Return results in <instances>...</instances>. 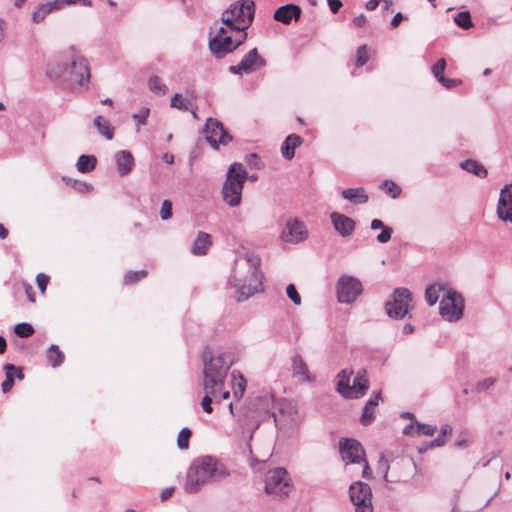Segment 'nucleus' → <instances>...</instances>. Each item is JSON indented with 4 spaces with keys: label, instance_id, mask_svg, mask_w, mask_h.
Wrapping results in <instances>:
<instances>
[{
    "label": "nucleus",
    "instance_id": "nucleus-50",
    "mask_svg": "<svg viewBox=\"0 0 512 512\" xmlns=\"http://www.w3.org/2000/svg\"><path fill=\"white\" fill-rule=\"evenodd\" d=\"M6 378L1 384V389L3 393H8L12 390L14 386V374L11 371H5Z\"/></svg>",
    "mask_w": 512,
    "mask_h": 512
},
{
    "label": "nucleus",
    "instance_id": "nucleus-25",
    "mask_svg": "<svg viewBox=\"0 0 512 512\" xmlns=\"http://www.w3.org/2000/svg\"><path fill=\"white\" fill-rule=\"evenodd\" d=\"M351 388H353V393H355V396H353V399H358L362 397L366 391L369 388V381L366 377V370L360 369L356 376L354 377L353 384L351 385Z\"/></svg>",
    "mask_w": 512,
    "mask_h": 512
},
{
    "label": "nucleus",
    "instance_id": "nucleus-4",
    "mask_svg": "<svg viewBox=\"0 0 512 512\" xmlns=\"http://www.w3.org/2000/svg\"><path fill=\"white\" fill-rule=\"evenodd\" d=\"M245 264L248 266V274L243 277L239 270V264L233 270V274L229 278V283L236 288L237 301H244L262 291V283L264 275L260 270L261 259L253 252H247L244 257Z\"/></svg>",
    "mask_w": 512,
    "mask_h": 512
},
{
    "label": "nucleus",
    "instance_id": "nucleus-53",
    "mask_svg": "<svg viewBox=\"0 0 512 512\" xmlns=\"http://www.w3.org/2000/svg\"><path fill=\"white\" fill-rule=\"evenodd\" d=\"M58 8L61 9L65 5H74V4H80L83 6H91L92 2L91 0H56Z\"/></svg>",
    "mask_w": 512,
    "mask_h": 512
},
{
    "label": "nucleus",
    "instance_id": "nucleus-31",
    "mask_svg": "<svg viewBox=\"0 0 512 512\" xmlns=\"http://www.w3.org/2000/svg\"><path fill=\"white\" fill-rule=\"evenodd\" d=\"M446 289V285L442 283H433L425 290V300L428 305L433 306L439 299L440 292Z\"/></svg>",
    "mask_w": 512,
    "mask_h": 512
},
{
    "label": "nucleus",
    "instance_id": "nucleus-18",
    "mask_svg": "<svg viewBox=\"0 0 512 512\" xmlns=\"http://www.w3.org/2000/svg\"><path fill=\"white\" fill-rule=\"evenodd\" d=\"M210 52L216 58H223L225 55L232 53L236 50V46L233 40L232 35H227L218 39L217 37H212L208 43Z\"/></svg>",
    "mask_w": 512,
    "mask_h": 512
},
{
    "label": "nucleus",
    "instance_id": "nucleus-19",
    "mask_svg": "<svg viewBox=\"0 0 512 512\" xmlns=\"http://www.w3.org/2000/svg\"><path fill=\"white\" fill-rule=\"evenodd\" d=\"M331 223L334 229L344 238L352 235L355 229V221L344 214L339 212H332L330 214Z\"/></svg>",
    "mask_w": 512,
    "mask_h": 512
},
{
    "label": "nucleus",
    "instance_id": "nucleus-36",
    "mask_svg": "<svg viewBox=\"0 0 512 512\" xmlns=\"http://www.w3.org/2000/svg\"><path fill=\"white\" fill-rule=\"evenodd\" d=\"M170 106L182 111L192 110V102L179 93L174 94L171 98Z\"/></svg>",
    "mask_w": 512,
    "mask_h": 512
},
{
    "label": "nucleus",
    "instance_id": "nucleus-37",
    "mask_svg": "<svg viewBox=\"0 0 512 512\" xmlns=\"http://www.w3.org/2000/svg\"><path fill=\"white\" fill-rule=\"evenodd\" d=\"M454 22L463 29H469L474 25L469 11H461L457 13L454 17Z\"/></svg>",
    "mask_w": 512,
    "mask_h": 512
},
{
    "label": "nucleus",
    "instance_id": "nucleus-32",
    "mask_svg": "<svg viewBox=\"0 0 512 512\" xmlns=\"http://www.w3.org/2000/svg\"><path fill=\"white\" fill-rule=\"evenodd\" d=\"M46 357L49 364L56 368L59 367L64 362V353L59 349L58 345L51 344L47 351Z\"/></svg>",
    "mask_w": 512,
    "mask_h": 512
},
{
    "label": "nucleus",
    "instance_id": "nucleus-7",
    "mask_svg": "<svg viewBox=\"0 0 512 512\" xmlns=\"http://www.w3.org/2000/svg\"><path fill=\"white\" fill-rule=\"evenodd\" d=\"M464 311V298L452 289H448L440 302V315L449 322H456L462 318Z\"/></svg>",
    "mask_w": 512,
    "mask_h": 512
},
{
    "label": "nucleus",
    "instance_id": "nucleus-26",
    "mask_svg": "<svg viewBox=\"0 0 512 512\" xmlns=\"http://www.w3.org/2000/svg\"><path fill=\"white\" fill-rule=\"evenodd\" d=\"M211 244L210 235L206 232L200 231L192 245L191 252L194 255H205Z\"/></svg>",
    "mask_w": 512,
    "mask_h": 512
},
{
    "label": "nucleus",
    "instance_id": "nucleus-35",
    "mask_svg": "<svg viewBox=\"0 0 512 512\" xmlns=\"http://www.w3.org/2000/svg\"><path fill=\"white\" fill-rule=\"evenodd\" d=\"M147 84L149 90L156 95H165L168 92L167 85L156 75L149 77Z\"/></svg>",
    "mask_w": 512,
    "mask_h": 512
},
{
    "label": "nucleus",
    "instance_id": "nucleus-56",
    "mask_svg": "<svg viewBox=\"0 0 512 512\" xmlns=\"http://www.w3.org/2000/svg\"><path fill=\"white\" fill-rule=\"evenodd\" d=\"M36 282H37V286H38L39 290L42 293H44L46 291L47 284L49 282V277L44 273H39L36 276Z\"/></svg>",
    "mask_w": 512,
    "mask_h": 512
},
{
    "label": "nucleus",
    "instance_id": "nucleus-9",
    "mask_svg": "<svg viewBox=\"0 0 512 512\" xmlns=\"http://www.w3.org/2000/svg\"><path fill=\"white\" fill-rule=\"evenodd\" d=\"M349 498L355 507V512H374L372 504V489L369 484L355 481L349 486Z\"/></svg>",
    "mask_w": 512,
    "mask_h": 512
},
{
    "label": "nucleus",
    "instance_id": "nucleus-5",
    "mask_svg": "<svg viewBox=\"0 0 512 512\" xmlns=\"http://www.w3.org/2000/svg\"><path fill=\"white\" fill-rule=\"evenodd\" d=\"M271 416L276 421L274 412L270 410L269 398L257 397L250 400L236 414V421L241 435L250 441L262 421Z\"/></svg>",
    "mask_w": 512,
    "mask_h": 512
},
{
    "label": "nucleus",
    "instance_id": "nucleus-29",
    "mask_svg": "<svg viewBox=\"0 0 512 512\" xmlns=\"http://www.w3.org/2000/svg\"><path fill=\"white\" fill-rule=\"evenodd\" d=\"M93 124L96 127L99 134L105 137L107 140H112L114 137V127L111 125L110 121L98 115L94 118Z\"/></svg>",
    "mask_w": 512,
    "mask_h": 512
},
{
    "label": "nucleus",
    "instance_id": "nucleus-40",
    "mask_svg": "<svg viewBox=\"0 0 512 512\" xmlns=\"http://www.w3.org/2000/svg\"><path fill=\"white\" fill-rule=\"evenodd\" d=\"M381 188L385 190V192L390 195L392 198H398L401 194V188L392 180H385L381 184Z\"/></svg>",
    "mask_w": 512,
    "mask_h": 512
},
{
    "label": "nucleus",
    "instance_id": "nucleus-23",
    "mask_svg": "<svg viewBox=\"0 0 512 512\" xmlns=\"http://www.w3.org/2000/svg\"><path fill=\"white\" fill-rule=\"evenodd\" d=\"M302 144V138L297 134H290L286 137L281 145V154L287 159L291 160L295 156V149Z\"/></svg>",
    "mask_w": 512,
    "mask_h": 512
},
{
    "label": "nucleus",
    "instance_id": "nucleus-47",
    "mask_svg": "<svg viewBox=\"0 0 512 512\" xmlns=\"http://www.w3.org/2000/svg\"><path fill=\"white\" fill-rule=\"evenodd\" d=\"M416 423V434L417 435H427L432 436L436 432V427L430 424L420 423L415 421Z\"/></svg>",
    "mask_w": 512,
    "mask_h": 512
},
{
    "label": "nucleus",
    "instance_id": "nucleus-30",
    "mask_svg": "<svg viewBox=\"0 0 512 512\" xmlns=\"http://www.w3.org/2000/svg\"><path fill=\"white\" fill-rule=\"evenodd\" d=\"M460 167L463 170L472 173L479 178H486L488 174V171L484 167V165H482L480 162L474 159H466L462 161L460 163Z\"/></svg>",
    "mask_w": 512,
    "mask_h": 512
},
{
    "label": "nucleus",
    "instance_id": "nucleus-13",
    "mask_svg": "<svg viewBox=\"0 0 512 512\" xmlns=\"http://www.w3.org/2000/svg\"><path fill=\"white\" fill-rule=\"evenodd\" d=\"M226 10H232V16L240 24L237 31H246L252 24L255 14V4L253 0H239L231 4Z\"/></svg>",
    "mask_w": 512,
    "mask_h": 512
},
{
    "label": "nucleus",
    "instance_id": "nucleus-33",
    "mask_svg": "<svg viewBox=\"0 0 512 512\" xmlns=\"http://www.w3.org/2000/svg\"><path fill=\"white\" fill-rule=\"evenodd\" d=\"M97 159L94 155H81L76 162V168L80 173H89L96 167Z\"/></svg>",
    "mask_w": 512,
    "mask_h": 512
},
{
    "label": "nucleus",
    "instance_id": "nucleus-57",
    "mask_svg": "<svg viewBox=\"0 0 512 512\" xmlns=\"http://www.w3.org/2000/svg\"><path fill=\"white\" fill-rule=\"evenodd\" d=\"M438 82L448 89L454 88L461 83V81L458 79H451V78H447L445 76H441V78H439Z\"/></svg>",
    "mask_w": 512,
    "mask_h": 512
},
{
    "label": "nucleus",
    "instance_id": "nucleus-64",
    "mask_svg": "<svg viewBox=\"0 0 512 512\" xmlns=\"http://www.w3.org/2000/svg\"><path fill=\"white\" fill-rule=\"evenodd\" d=\"M403 19H404V16L401 12L396 13L391 20V26L393 28H396Z\"/></svg>",
    "mask_w": 512,
    "mask_h": 512
},
{
    "label": "nucleus",
    "instance_id": "nucleus-28",
    "mask_svg": "<svg viewBox=\"0 0 512 512\" xmlns=\"http://www.w3.org/2000/svg\"><path fill=\"white\" fill-rule=\"evenodd\" d=\"M341 195L354 204H364L369 199L363 187L345 189L341 192Z\"/></svg>",
    "mask_w": 512,
    "mask_h": 512
},
{
    "label": "nucleus",
    "instance_id": "nucleus-62",
    "mask_svg": "<svg viewBox=\"0 0 512 512\" xmlns=\"http://www.w3.org/2000/svg\"><path fill=\"white\" fill-rule=\"evenodd\" d=\"M327 2L331 12L334 14L342 7V2L340 0H327Z\"/></svg>",
    "mask_w": 512,
    "mask_h": 512
},
{
    "label": "nucleus",
    "instance_id": "nucleus-51",
    "mask_svg": "<svg viewBox=\"0 0 512 512\" xmlns=\"http://www.w3.org/2000/svg\"><path fill=\"white\" fill-rule=\"evenodd\" d=\"M286 294L288 298L295 304L300 305L301 304V297L299 293L297 292L296 287L293 284H289L286 287Z\"/></svg>",
    "mask_w": 512,
    "mask_h": 512
},
{
    "label": "nucleus",
    "instance_id": "nucleus-14",
    "mask_svg": "<svg viewBox=\"0 0 512 512\" xmlns=\"http://www.w3.org/2000/svg\"><path fill=\"white\" fill-rule=\"evenodd\" d=\"M267 65V61L259 55L258 49L253 48L249 50L241 59L238 65L229 66L230 73L242 76L243 74H250Z\"/></svg>",
    "mask_w": 512,
    "mask_h": 512
},
{
    "label": "nucleus",
    "instance_id": "nucleus-61",
    "mask_svg": "<svg viewBox=\"0 0 512 512\" xmlns=\"http://www.w3.org/2000/svg\"><path fill=\"white\" fill-rule=\"evenodd\" d=\"M416 420H413L411 421L409 424H407L404 428H403V434L404 435H414L416 434V423H415Z\"/></svg>",
    "mask_w": 512,
    "mask_h": 512
},
{
    "label": "nucleus",
    "instance_id": "nucleus-58",
    "mask_svg": "<svg viewBox=\"0 0 512 512\" xmlns=\"http://www.w3.org/2000/svg\"><path fill=\"white\" fill-rule=\"evenodd\" d=\"M378 468L383 471V478L385 481H388V470H389V464L388 461L384 458L382 455L378 462Z\"/></svg>",
    "mask_w": 512,
    "mask_h": 512
},
{
    "label": "nucleus",
    "instance_id": "nucleus-41",
    "mask_svg": "<svg viewBox=\"0 0 512 512\" xmlns=\"http://www.w3.org/2000/svg\"><path fill=\"white\" fill-rule=\"evenodd\" d=\"M62 179L66 182V184L71 185L76 191L81 193L89 192L93 189L91 184L84 181L72 180L67 177H62Z\"/></svg>",
    "mask_w": 512,
    "mask_h": 512
},
{
    "label": "nucleus",
    "instance_id": "nucleus-60",
    "mask_svg": "<svg viewBox=\"0 0 512 512\" xmlns=\"http://www.w3.org/2000/svg\"><path fill=\"white\" fill-rule=\"evenodd\" d=\"M240 34L237 37H233L236 49L245 43L247 40V33L245 31H238Z\"/></svg>",
    "mask_w": 512,
    "mask_h": 512
},
{
    "label": "nucleus",
    "instance_id": "nucleus-16",
    "mask_svg": "<svg viewBox=\"0 0 512 512\" xmlns=\"http://www.w3.org/2000/svg\"><path fill=\"white\" fill-rule=\"evenodd\" d=\"M339 449L342 460L346 464L360 463L365 459V451L360 442L355 439L342 438L339 441Z\"/></svg>",
    "mask_w": 512,
    "mask_h": 512
},
{
    "label": "nucleus",
    "instance_id": "nucleus-6",
    "mask_svg": "<svg viewBox=\"0 0 512 512\" xmlns=\"http://www.w3.org/2000/svg\"><path fill=\"white\" fill-rule=\"evenodd\" d=\"M248 179V172L242 163H232L226 173V179L222 186L223 201L230 207H238L241 204L244 184Z\"/></svg>",
    "mask_w": 512,
    "mask_h": 512
},
{
    "label": "nucleus",
    "instance_id": "nucleus-43",
    "mask_svg": "<svg viewBox=\"0 0 512 512\" xmlns=\"http://www.w3.org/2000/svg\"><path fill=\"white\" fill-rule=\"evenodd\" d=\"M14 332L19 337L27 338L34 333V328L31 324L23 322L15 325Z\"/></svg>",
    "mask_w": 512,
    "mask_h": 512
},
{
    "label": "nucleus",
    "instance_id": "nucleus-42",
    "mask_svg": "<svg viewBox=\"0 0 512 512\" xmlns=\"http://www.w3.org/2000/svg\"><path fill=\"white\" fill-rule=\"evenodd\" d=\"M191 434V430L187 427H184L180 430L177 438V445L181 450L188 449Z\"/></svg>",
    "mask_w": 512,
    "mask_h": 512
},
{
    "label": "nucleus",
    "instance_id": "nucleus-21",
    "mask_svg": "<svg viewBox=\"0 0 512 512\" xmlns=\"http://www.w3.org/2000/svg\"><path fill=\"white\" fill-rule=\"evenodd\" d=\"M119 175L125 176L131 172L134 166V157L130 151L121 150L114 156Z\"/></svg>",
    "mask_w": 512,
    "mask_h": 512
},
{
    "label": "nucleus",
    "instance_id": "nucleus-46",
    "mask_svg": "<svg viewBox=\"0 0 512 512\" xmlns=\"http://www.w3.org/2000/svg\"><path fill=\"white\" fill-rule=\"evenodd\" d=\"M369 61V54L366 45H362L357 49L356 66L362 67Z\"/></svg>",
    "mask_w": 512,
    "mask_h": 512
},
{
    "label": "nucleus",
    "instance_id": "nucleus-59",
    "mask_svg": "<svg viewBox=\"0 0 512 512\" xmlns=\"http://www.w3.org/2000/svg\"><path fill=\"white\" fill-rule=\"evenodd\" d=\"M246 162L250 166H253V167L257 168V169L259 168L260 159H259V156L257 154H255V153L249 154L246 157Z\"/></svg>",
    "mask_w": 512,
    "mask_h": 512
},
{
    "label": "nucleus",
    "instance_id": "nucleus-22",
    "mask_svg": "<svg viewBox=\"0 0 512 512\" xmlns=\"http://www.w3.org/2000/svg\"><path fill=\"white\" fill-rule=\"evenodd\" d=\"M352 372H348L346 369L341 370L337 374L336 391L344 398L353 399L355 393L350 385V376Z\"/></svg>",
    "mask_w": 512,
    "mask_h": 512
},
{
    "label": "nucleus",
    "instance_id": "nucleus-17",
    "mask_svg": "<svg viewBox=\"0 0 512 512\" xmlns=\"http://www.w3.org/2000/svg\"><path fill=\"white\" fill-rule=\"evenodd\" d=\"M496 214L501 221L512 224V184H506L500 190Z\"/></svg>",
    "mask_w": 512,
    "mask_h": 512
},
{
    "label": "nucleus",
    "instance_id": "nucleus-24",
    "mask_svg": "<svg viewBox=\"0 0 512 512\" xmlns=\"http://www.w3.org/2000/svg\"><path fill=\"white\" fill-rule=\"evenodd\" d=\"M381 399V392L377 391L373 393V396L366 402L363 412L360 417V422L363 425H369L374 420V414L372 409L376 407Z\"/></svg>",
    "mask_w": 512,
    "mask_h": 512
},
{
    "label": "nucleus",
    "instance_id": "nucleus-49",
    "mask_svg": "<svg viewBox=\"0 0 512 512\" xmlns=\"http://www.w3.org/2000/svg\"><path fill=\"white\" fill-rule=\"evenodd\" d=\"M160 217L162 220H168L172 217V202L168 199H165L162 202L160 209Z\"/></svg>",
    "mask_w": 512,
    "mask_h": 512
},
{
    "label": "nucleus",
    "instance_id": "nucleus-11",
    "mask_svg": "<svg viewBox=\"0 0 512 512\" xmlns=\"http://www.w3.org/2000/svg\"><path fill=\"white\" fill-rule=\"evenodd\" d=\"M203 133L205 134L206 141L215 150L219 149V145H228L233 139L223 124L212 117L206 120Z\"/></svg>",
    "mask_w": 512,
    "mask_h": 512
},
{
    "label": "nucleus",
    "instance_id": "nucleus-20",
    "mask_svg": "<svg viewBox=\"0 0 512 512\" xmlns=\"http://www.w3.org/2000/svg\"><path fill=\"white\" fill-rule=\"evenodd\" d=\"M301 13L302 10L298 5L286 4L275 10L273 18L278 22L288 25L293 19L298 21L301 17Z\"/></svg>",
    "mask_w": 512,
    "mask_h": 512
},
{
    "label": "nucleus",
    "instance_id": "nucleus-55",
    "mask_svg": "<svg viewBox=\"0 0 512 512\" xmlns=\"http://www.w3.org/2000/svg\"><path fill=\"white\" fill-rule=\"evenodd\" d=\"M495 382H496L495 378L489 377V378L483 379L482 381L477 383L476 390L478 392L485 391V390L489 389L491 386H493L495 384Z\"/></svg>",
    "mask_w": 512,
    "mask_h": 512
},
{
    "label": "nucleus",
    "instance_id": "nucleus-45",
    "mask_svg": "<svg viewBox=\"0 0 512 512\" xmlns=\"http://www.w3.org/2000/svg\"><path fill=\"white\" fill-rule=\"evenodd\" d=\"M149 113H150V109L147 108V107H142L139 112L137 113H134L132 115L133 119H135L137 121V131H139V127L140 125H145L146 124V121H147V118L149 116Z\"/></svg>",
    "mask_w": 512,
    "mask_h": 512
},
{
    "label": "nucleus",
    "instance_id": "nucleus-39",
    "mask_svg": "<svg viewBox=\"0 0 512 512\" xmlns=\"http://www.w3.org/2000/svg\"><path fill=\"white\" fill-rule=\"evenodd\" d=\"M232 376L234 378V391H233V394H234V397L237 398V399H240L242 398L245 390H246V386H247V381L246 379L242 376V375H239L238 379H236V376H235V371L232 373Z\"/></svg>",
    "mask_w": 512,
    "mask_h": 512
},
{
    "label": "nucleus",
    "instance_id": "nucleus-10",
    "mask_svg": "<svg viewBox=\"0 0 512 512\" xmlns=\"http://www.w3.org/2000/svg\"><path fill=\"white\" fill-rule=\"evenodd\" d=\"M412 301V294L407 288H396L392 299L385 304V310L390 318L402 319L406 316Z\"/></svg>",
    "mask_w": 512,
    "mask_h": 512
},
{
    "label": "nucleus",
    "instance_id": "nucleus-15",
    "mask_svg": "<svg viewBox=\"0 0 512 512\" xmlns=\"http://www.w3.org/2000/svg\"><path fill=\"white\" fill-rule=\"evenodd\" d=\"M308 237V231L302 221L297 218L287 220L280 238L282 241L291 244L303 242Z\"/></svg>",
    "mask_w": 512,
    "mask_h": 512
},
{
    "label": "nucleus",
    "instance_id": "nucleus-48",
    "mask_svg": "<svg viewBox=\"0 0 512 512\" xmlns=\"http://www.w3.org/2000/svg\"><path fill=\"white\" fill-rule=\"evenodd\" d=\"M446 68V60L444 58L439 59L433 66H432V74L434 77L439 81V78L441 76H444L443 73Z\"/></svg>",
    "mask_w": 512,
    "mask_h": 512
},
{
    "label": "nucleus",
    "instance_id": "nucleus-27",
    "mask_svg": "<svg viewBox=\"0 0 512 512\" xmlns=\"http://www.w3.org/2000/svg\"><path fill=\"white\" fill-rule=\"evenodd\" d=\"M54 10H59L56 0L39 4L32 13V21L40 23Z\"/></svg>",
    "mask_w": 512,
    "mask_h": 512
},
{
    "label": "nucleus",
    "instance_id": "nucleus-1",
    "mask_svg": "<svg viewBox=\"0 0 512 512\" xmlns=\"http://www.w3.org/2000/svg\"><path fill=\"white\" fill-rule=\"evenodd\" d=\"M46 73L54 82L69 88L87 87L91 77L88 60L74 46L59 53Z\"/></svg>",
    "mask_w": 512,
    "mask_h": 512
},
{
    "label": "nucleus",
    "instance_id": "nucleus-3",
    "mask_svg": "<svg viewBox=\"0 0 512 512\" xmlns=\"http://www.w3.org/2000/svg\"><path fill=\"white\" fill-rule=\"evenodd\" d=\"M230 475L225 465L216 457L204 455L195 458L190 464L184 483V491L198 493L204 486L216 484Z\"/></svg>",
    "mask_w": 512,
    "mask_h": 512
},
{
    "label": "nucleus",
    "instance_id": "nucleus-34",
    "mask_svg": "<svg viewBox=\"0 0 512 512\" xmlns=\"http://www.w3.org/2000/svg\"><path fill=\"white\" fill-rule=\"evenodd\" d=\"M292 368L295 376H302L305 381H310L307 364L299 354L292 357Z\"/></svg>",
    "mask_w": 512,
    "mask_h": 512
},
{
    "label": "nucleus",
    "instance_id": "nucleus-38",
    "mask_svg": "<svg viewBox=\"0 0 512 512\" xmlns=\"http://www.w3.org/2000/svg\"><path fill=\"white\" fill-rule=\"evenodd\" d=\"M231 13H233L232 10L225 9L221 15V21L230 32H237L236 27L240 26V24L236 21V19L234 18V16H232Z\"/></svg>",
    "mask_w": 512,
    "mask_h": 512
},
{
    "label": "nucleus",
    "instance_id": "nucleus-44",
    "mask_svg": "<svg viewBox=\"0 0 512 512\" xmlns=\"http://www.w3.org/2000/svg\"><path fill=\"white\" fill-rule=\"evenodd\" d=\"M147 276L146 270L128 271L124 276L125 284H133Z\"/></svg>",
    "mask_w": 512,
    "mask_h": 512
},
{
    "label": "nucleus",
    "instance_id": "nucleus-2",
    "mask_svg": "<svg viewBox=\"0 0 512 512\" xmlns=\"http://www.w3.org/2000/svg\"><path fill=\"white\" fill-rule=\"evenodd\" d=\"M203 361V389L206 395L202 398L201 406L206 413H212V399L222 391L227 373L233 365V357L229 352L213 355L209 349L202 353Z\"/></svg>",
    "mask_w": 512,
    "mask_h": 512
},
{
    "label": "nucleus",
    "instance_id": "nucleus-8",
    "mask_svg": "<svg viewBox=\"0 0 512 512\" xmlns=\"http://www.w3.org/2000/svg\"><path fill=\"white\" fill-rule=\"evenodd\" d=\"M291 478L283 467H277L267 472L265 479V492L279 497H286L289 494Z\"/></svg>",
    "mask_w": 512,
    "mask_h": 512
},
{
    "label": "nucleus",
    "instance_id": "nucleus-52",
    "mask_svg": "<svg viewBox=\"0 0 512 512\" xmlns=\"http://www.w3.org/2000/svg\"><path fill=\"white\" fill-rule=\"evenodd\" d=\"M393 230L391 227H383L381 232L377 235L376 239L379 243H387L391 240Z\"/></svg>",
    "mask_w": 512,
    "mask_h": 512
},
{
    "label": "nucleus",
    "instance_id": "nucleus-12",
    "mask_svg": "<svg viewBox=\"0 0 512 512\" xmlns=\"http://www.w3.org/2000/svg\"><path fill=\"white\" fill-rule=\"evenodd\" d=\"M362 292V284L353 276L342 275L336 284L337 299L340 303L350 304Z\"/></svg>",
    "mask_w": 512,
    "mask_h": 512
},
{
    "label": "nucleus",
    "instance_id": "nucleus-54",
    "mask_svg": "<svg viewBox=\"0 0 512 512\" xmlns=\"http://www.w3.org/2000/svg\"><path fill=\"white\" fill-rule=\"evenodd\" d=\"M5 371H11L14 374V379L17 378L19 380L24 379V373L22 368L19 366H15L14 364L7 363L4 365Z\"/></svg>",
    "mask_w": 512,
    "mask_h": 512
},
{
    "label": "nucleus",
    "instance_id": "nucleus-63",
    "mask_svg": "<svg viewBox=\"0 0 512 512\" xmlns=\"http://www.w3.org/2000/svg\"><path fill=\"white\" fill-rule=\"evenodd\" d=\"M445 444V438L442 435H438L434 440L430 441L429 446L430 447H440Z\"/></svg>",
    "mask_w": 512,
    "mask_h": 512
}]
</instances>
